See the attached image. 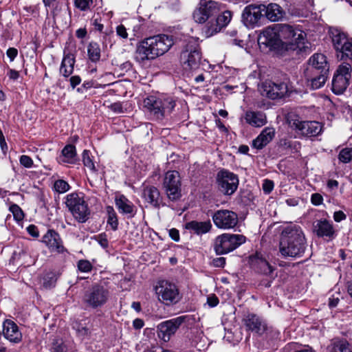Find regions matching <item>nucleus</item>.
I'll return each mask as SVG.
<instances>
[{
  "label": "nucleus",
  "instance_id": "obj_1",
  "mask_svg": "<svg viewBox=\"0 0 352 352\" xmlns=\"http://www.w3.org/2000/svg\"><path fill=\"white\" fill-rule=\"evenodd\" d=\"M306 247V239L299 226L293 224L284 228L279 243V252L282 256L301 257L305 252Z\"/></svg>",
  "mask_w": 352,
  "mask_h": 352
},
{
  "label": "nucleus",
  "instance_id": "obj_53",
  "mask_svg": "<svg viewBox=\"0 0 352 352\" xmlns=\"http://www.w3.org/2000/svg\"><path fill=\"white\" fill-rule=\"evenodd\" d=\"M101 18H96L92 20V25L94 29L96 31L102 32L104 28L103 24L101 23Z\"/></svg>",
  "mask_w": 352,
  "mask_h": 352
},
{
  "label": "nucleus",
  "instance_id": "obj_26",
  "mask_svg": "<svg viewBox=\"0 0 352 352\" xmlns=\"http://www.w3.org/2000/svg\"><path fill=\"white\" fill-rule=\"evenodd\" d=\"M314 232L318 237L332 239L335 236L333 223L324 219H320L314 224Z\"/></svg>",
  "mask_w": 352,
  "mask_h": 352
},
{
  "label": "nucleus",
  "instance_id": "obj_62",
  "mask_svg": "<svg viewBox=\"0 0 352 352\" xmlns=\"http://www.w3.org/2000/svg\"><path fill=\"white\" fill-rule=\"evenodd\" d=\"M339 302H340V299L338 297L332 296L329 298L328 305H329V308L333 309V308H335L336 307H337Z\"/></svg>",
  "mask_w": 352,
  "mask_h": 352
},
{
  "label": "nucleus",
  "instance_id": "obj_52",
  "mask_svg": "<svg viewBox=\"0 0 352 352\" xmlns=\"http://www.w3.org/2000/svg\"><path fill=\"white\" fill-rule=\"evenodd\" d=\"M97 240L98 243L103 248H107L109 245V241L107 237V235L105 233L100 234L97 236Z\"/></svg>",
  "mask_w": 352,
  "mask_h": 352
},
{
  "label": "nucleus",
  "instance_id": "obj_43",
  "mask_svg": "<svg viewBox=\"0 0 352 352\" xmlns=\"http://www.w3.org/2000/svg\"><path fill=\"white\" fill-rule=\"evenodd\" d=\"M339 160L342 163H349L352 160V148H342L338 155Z\"/></svg>",
  "mask_w": 352,
  "mask_h": 352
},
{
  "label": "nucleus",
  "instance_id": "obj_31",
  "mask_svg": "<svg viewBox=\"0 0 352 352\" xmlns=\"http://www.w3.org/2000/svg\"><path fill=\"white\" fill-rule=\"evenodd\" d=\"M264 16L271 21H278L284 18L285 12L277 3H271L268 5L263 4Z\"/></svg>",
  "mask_w": 352,
  "mask_h": 352
},
{
  "label": "nucleus",
  "instance_id": "obj_51",
  "mask_svg": "<svg viewBox=\"0 0 352 352\" xmlns=\"http://www.w3.org/2000/svg\"><path fill=\"white\" fill-rule=\"evenodd\" d=\"M323 197L319 193H314L311 197V202L314 206H320L322 204Z\"/></svg>",
  "mask_w": 352,
  "mask_h": 352
},
{
  "label": "nucleus",
  "instance_id": "obj_20",
  "mask_svg": "<svg viewBox=\"0 0 352 352\" xmlns=\"http://www.w3.org/2000/svg\"><path fill=\"white\" fill-rule=\"evenodd\" d=\"M277 30L276 24L265 28L258 36V44L265 45L270 50L277 49L281 44L279 34Z\"/></svg>",
  "mask_w": 352,
  "mask_h": 352
},
{
  "label": "nucleus",
  "instance_id": "obj_12",
  "mask_svg": "<svg viewBox=\"0 0 352 352\" xmlns=\"http://www.w3.org/2000/svg\"><path fill=\"white\" fill-rule=\"evenodd\" d=\"M201 54L196 41L190 39L180 54V61L186 69H196L199 67Z\"/></svg>",
  "mask_w": 352,
  "mask_h": 352
},
{
  "label": "nucleus",
  "instance_id": "obj_16",
  "mask_svg": "<svg viewBox=\"0 0 352 352\" xmlns=\"http://www.w3.org/2000/svg\"><path fill=\"white\" fill-rule=\"evenodd\" d=\"M186 316H181L160 322L157 326V333L158 338L164 342H168L173 336L180 326L186 321Z\"/></svg>",
  "mask_w": 352,
  "mask_h": 352
},
{
  "label": "nucleus",
  "instance_id": "obj_6",
  "mask_svg": "<svg viewBox=\"0 0 352 352\" xmlns=\"http://www.w3.org/2000/svg\"><path fill=\"white\" fill-rule=\"evenodd\" d=\"M290 80L284 74L281 78L265 80L260 87L261 94L270 100L284 99L289 97L292 88L289 87Z\"/></svg>",
  "mask_w": 352,
  "mask_h": 352
},
{
  "label": "nucleus",
  "instance_id": "obj_33",
  "mask_svg": "<svg viewBox=\"0 0 352 352\" xmlns=\"http://www.w3.org/2000/svg\"><path fill=\"white\" fill-rule=\"evenodd\" d=\"M76 63L75 56L72 53L64 52L63 58L60 67V74L65 78H68L74 72Z\"/></svg>",
  "mask_w": 352,
  "mask_h": 352
},
{
  "label": "nucleus",
  "instance_id": "obj_36",
  "mask_svg": "<svg viewBox=\"0 0 352 352\" xmlns=\"http://www.w3.org/2000/svg\"><path fill=\"white\" fill-rule=\"evenodd\" d=\"M336 52L338 58L342 60H352V40Z\"/></svg>",
  "mask_w": 352,
  "mask_h": 352
},
{
  "label": "nucleus",
  "instance_id": "obj_38",
  "mask_svg": "<svg viewBox=\"0 0 352 352\" xmlns=\"http://www.w3.org/2000/svg\"><path fill=\"white\" fill-rule=\"evenodd\" d=\"M106 210L108 214L107 224L109 225L113 230H117L118 227V220L117 214L112 206H107Z\"/></svg>",
  "mask_w": 352,
  "mask_h": 352
},
{
  "label": "nucleus",
  "instance_id": "obj_35",
  "mask_svg": "<svg viewBox=\"0 0 352 352\" xmlns=\"http://www.w3.org/2000/svg\"><path fill=\"white\" fill-rule=\"evenodd\" d=\"M89 59L93 63H97L100 59V47L96 42H91L87 46Z\"/></svg>",
  "mask_w": 352,
  "mask_h": 352
},
{
  "label": "nucleus",
  "instance_id": "obj_57",
  "mask_svg": "<svg viewBox=\"0 0 352 352\" xmlns=\"http://www.w3.org/2000/svg\"><path fill=\"white\" fill-rule=\"evenodd\" d=\"M169 236L175 241L178 242L180 239L179 230L176 228H171L168 231Z\"/></svg>",
  "mask_w": 352,
  "mask_h": 352
},
{
  "label": "nucleus",
  "instance_id": "obj_37",
  "mask_svg": "<svg viewBox=\"0 0 352 352\" xmlns=\"http://www.w3.org/2000/svg\"><path fill=\"white\" fill-rule=\"evenodd\" d=\"M351 40L352 38H349L346 34L343 32H339L333 35L332 38L333 45L336 52Z\"/></svg>",
  "mask_w": 352,
  "mask_h": 352
},
{
  "label": "nucleus",
  "instance_id": "obj_42",
  "mask_svg": "<svg viewBox=\"0 0 352 352\" xmlns=\"http://www.w3.org/2000/svg\"><path fill=\"white\" fill-rule=\"evenodd\" d=\"M58 279L57 275L54 272H50L45 274L43 278V286L45 288H51L55 286Z\"/></svg>",
  "mask_w": 352,
  "mask_h": 352
},
{
  "label": "nucleus",
  "instance_id": "obj_21",
  "mask_svg": "<svg viewBox=\"0 0 352 352\" xmlns=\"http://www.w3.org/2000/svg\"><path fill=\"white\" fill-rule=\"evenodd\" d=\"M249 262L251 267L258 273L270 275L274 268L267 261L265 254L256 252L255 254L250 256Z\"/></svg>",
  "mask_w": 352,
  "mask_h": 352
},
{
  "label": "nucleus",
  "instance_id": "obj_61",
  "mask_svg": "<svg viewBox=\"0 0 352 352\" xmlns=\"http://www.w3.org/2000/svg\"><path fill=\"white\" fill-rule=\"evenodd\" d=\"M207 302L210 307H214L219 304V298L215 295H212L208 297Z\"/></svg>",
  "mask_w": 352,
  "mask_h": 352
},
{
  "label": "nucleus",
  "instance_id": "obj_44",
  "mask_svg": "<svg viewBox=\"0 0 352 352\" xmlns=\"http://www.w3.org/2000/svg\"><path fill=\"white\" fill-rule=\"evenodd\" d=\"M9 210L12 213L14 219L16 221H21L24 218L22 209L16 204H12L9 207Z\"/></svg>",
  "mask_w": 352,
  "mask_h": 352
},
{
  "label": "nucleus",
  "instance_id": "obj_8",
  "mask_svg": "<svg viewBox=\"0 0 352 352\" xmlns=\"http://www.w3.org/2000/svg\"><path fill=\"white\" fill-rule=\"evenodd\" d=\"M223 10V4L213 0H200L192 16L195 22L204 23L208 21L206 30L214 21L215 17Z\"/></svg>",
  "mask_w": 352,
  "mask_h": 352
},
{
  "label": "nucleus",
  "instance_id": "obj_27",
  "mask_svg": "<svg viewBox=\"0 0 352 352\" xmlns=\"http://www.w3.org/2000/svg\"><path fill=\"white\" fill-rule=\"evenodd\" d=\"M115 204L120 213L126 215L128 218H133L137 212L135 205L124 195H117Z\"/></svg>",
  "mask_w": 352,
  "mask_h": 352
},
{
  "label": "nucleus",
  "instance_id": "obj_4",
  "mask_svg": "<svg viewBox=\"0 0 352 352\" xmlns=\"http://www.w3.org/2000/svg\"><path fill=\"white\" fill-rule=\"evenodd\" d=\"M309 68L306 76L310 81L312 89L322 87L326 82L329 74V65L323 54L316 53L309 59Z\"/></svg>",
  "mask_w": 352,
  "mask_h": 352
},
{
  "label": "nucleus",
  "instance_id": "obj_13",
  "mask_svg": "<svg viewBox=\"0 0 352 352\" xmlns=\"http://www.w3.org/2000/svg\"><path fill=\"white\" fill-rule=\"evenodd\" d=\"M109 292L104 286L95 284L86 291L82 298L83 302L92 309L103 306L108 300Z\"/></svg>",
  "mask_w": 352,
  "mask_h": 352
},
{
  "label": "nucleus",
  "instance_id": "obj_18",
  "mask_svg": "<svg viewBox=\"0 0 352 352\" xmlns=\"http://www.w3.org/2000/svg\"><path fill=\"white\" fill-rule=\"evenodd\" d=\"M263 9H264L263 4L247 6L241 16L244 25L250 28L259 25L261 20L264 17Z\"/></svg>",
  "mask_w": 352,
  "mask_h": 352
},
{
  "label": "nucleus",
  "instance_id": "obj_49",
  "mask_svg": "<svg viewBox=\"0 0 352 352\" xmlns=\"http://www.w3.org/2000/svg\"><path fill=\"white\" fill-rule=\"evenodd\" d=\"M20 164L25 167V168H31L33 165V160L32 159L28 156V155H23L20 157Z\"/></svg>",
  "mask_w": 352,
  "mask_h": 352
},
{
  "label": "nucleus",
  "instance_id": "obj_10",
  "mask_svg": "<svg viewBox=\"0 0 352 352\" xmlns=\"http://www.w3.org/2000/svg\"><path fill=\"white\" fill-rule=\"evenodd\" d=\"M245 241V236L242 234L225 233L216 237L214 250L217 255L226 254L236 250Z\"/></svg>",
  "mask_w": 352,
  "mask_h": 352
},
{
  "label": "nucleus",
  "instance_id": "obj_48",
  "mask_svg": "<svg viewBox=\"0 0 352 352\" xmlns=\"http://www.w3.org/2000/svg\"><path fill=\"white\" fill-rule=\"evenodd\" d=\"M274 184L272 180L265 179L263 180L262 188L265 194L269 195L274 189Z\"/></svg>",
  "mask_w": 352,
  "mask_h": 352
},
{
  "label": "nucleus",
  "instance_id": "obj_59",
  "mask_svg": "<svg viewBox=\"0 0 352 352\" xmlns=\"http://www.w3.org/2000/svg\"><path fill=\"white\" fill-rule=\"evenodd\" d=\"M212 264L217 267H223L226 264V258L224 257H219L212 260Z\"/></svg>",
  "mask_w": 352,
  "mask_h": 352
},
{
  "label": "nucleus",
  "instance_id": "obj_50",
  "mask_svg": "<svg viewBox=\"0 0 352 352\" xmlns=\"http://www.w3.org/2000/svg\"><path fill=\"white\" fill-rule=\"evenodd\" d=\"M116 31L117 36H118L120 38L122 39H126L128 38L126 28L124 27V25H118L116 28Z\"/></svg>",
  "mask_w": 352,
  "mask_h": 352
},
{
  "label": "nucleus",
  "instance_id": "obj_41",
  "mask_svg": "<svg viewBox=\"0 0 352 352\" xmlns=\"http://www.w3.org/2000/svg\"><path fill=\"white\" fill-rule=\"evenodd\" d=\"M67 350L68 347L62 338H55L53 340L50 348L51 352H67Z\"/></svg>",
  "mask_w": 352,
  "mask_h": 352
},
{
  "label": "nucleus",
  "instance_id": "obj_54",
  "mask_svg": "<svg viewBox=\"0 0 352 352\" xmlns=\"http://www.w3.org/2000/svg\"><path fill=\"white\" fill-rule=\"evenodd\" d=\"M6 55L12 62L18 55V50L15 47H9L6 51Z\"/></svg>",
  "mask_w": 352,
  "mask_h": 352
},
{
  "label": "nucleus",
  "instance_id": "obj_47",
  "mask_svg": "<svg viewBox=\"0 0 352 352\" xmlns=\"http://www.w3.org/2000/svg\"><path fill=\"white\" fill-rule=\"evenodd\" d=\"M77 267L81 272L88 273L93 269V265L89 261L85 259L79 260L77 263Z\"/></svg>",
  "mask_w": 352,
  "mask_h": 352
},
{
  "label": "nucleus",
  "instance_id": "obj_29",
  "mask_svg": "<svg viewBox=\"0 0 352 352\" xmlns=\"http://www.w3.org/2000/svg\"><path fill=\"white\" fill-rule=\"evenodd\" d=\"M274 136L275 129L273 127H265L252 141V146L261 150L266 146L273 140Z\"/></svg>",
  "mask_w": 352,
  "mask_h": 352
},
{
  "label": "nucleus",
  "instance_id": "obj_30",
  "mask_svg": "<svg viewBox=\"0 0 352 352\" xmlns=\"http://www.w3.org/2000/svg\"><path fill=\"white\" fill-rule=\"evenodd\" d=\"M184 228L190 233L197 235H202L209 232L212 228V225L210 220L206 221H198L193 220L187 222L185 224Z\"/></svg>",
  "mask_w": 352,
  "mask_h": 352
},
{
  "label": "nucleus",
  "instance_id": "obj_22",
  "mask_svg": "<svg viewBox=\"0 0 352 352\" xmlns=\"http://www.w3.org/2000/svg\"><path fill=\"white\" fill-rule=\"evenodd\" d=\"M221 14H217L214 21H212L211 24L208 26L207 30H205V33L207 36H212L213 34L220 32L223 28H225L230 22L232 13L230 10H224L223 6V10L221 11Z\"/></svg>",
  "mask_w": 352,
  "mask_h": 352
},
{
  "label": "nucleus",
  "instance_id": "obj_24",
  "mask_svg": "<svg viewBox=\"0 0 352 352\" xmlns=\"http://www.w3.org/2000/svg\"><path fill=\"white\" fill-rule=\"evenodd\" d=\"M246 330L262 335L266 330L267 326L263 319L253 313H248L243 319Z\"/></svg>",
  "mask_w": 352,
  "mask_h": 352
},
{
  "label": "nucleus",
  "instance_id": "obj_15",
  "mask_svg": "<svg viewBox=\"0 0 352 352\" xmlns=\"http://www.w3.org/2000/svg\"><path fill=\"white\" fill-rule=\"evenodd\" d=\"M218 188L224 195L230 196L236 190L239 186V177L232 172L226 169L219 170L217 175Z\"/></svg>",
  "mask_w": 352,
  "mask_h": 352
},
{
  "label": "nucleus",
  "instance_id": "obj_23",
  "mask_svg": "<svg viewBox=\"0 0 352 352\" xmlns=\"http://www.w3.org/2000/svg\"><path fill=\"white\" fill-rule=\"evenodd\" d=\"M42 242L48 248L50 252L62 254L67 252L64 247L60 234L54 230L50 229L43 236Z\"/></svg>",
  "mask_w": 352,
  "mask_h": 352
},
{
  "label": "nucleus",
  "instance_id": "obj_60",
  "mask_svg": "<svg viewBox=\"0 0 352 352\" xmlns=\"http://www.w3.org/2000/svg\"><path fill=\"white\" fill-rule=\"evenodd\" d=\"M70 85L72 89H74L77 85L81 82V78L79 76H72L69 78Z\"/></svg>",
  "mask_w": 352,
  "mask_h": 352
},
{
  "label": "nucleus",
  "instance_id": "obj_28",
  "mask_svg": "<svg viewBox=\"0 0 352 352\" xmlns=\"http://www.w3.org/2000/svg\"><path fill=\"white\" fill-rule=\"evenodd\" d=\"M142 197L153 207L160 208L162 197L157 187L151 185L146 186L142 190Z\"/></svg>",
  "mask_w": 352,
  "mask_h": 352
},
{
  "label": "nucleus",
  "instance_id": "obj_64",
  "mask_svg": "<svg viewBox=\"0 0 352 352\" xmlns=\"http://www.w3.org/2000/svg\"><path fill=\"white\" fill-rule=\"evenodd\" d=\"M78 333L81 337L87 336L89 334V330L85 327H82L78 329Z\"/></svg>",
  "mask_w": 352,
  "mask_h": 352
},
{
  "label": "nucleus",
  "instance_id": "obj_56",
  "mask_svg": "<svg viewBox=\"0 0 352 352\" xmlns=\"http://www.w3.org/2000/svg\"><path fill=\"white\" fill-rule=\"evenodd\" d=\"M27 231H28V234L33 237H38L39 236V232H38V228L33 224L30 225L27 228Z\"/></svg>",
  "mask_w": 352,
  "mask_h": 352
},
{
  "label": "nucleus",
  "instance_id": "obj_63",
  "mask_svg": "<svg viewBox=\"0 0 352 352\" xmlns=\"http://www.w3.org/2000/svg\"><path fill=\"white\" fill-rule=\"evenodd\" d=\"M8 76L12 80H16L19 77V74L17 71L13 69H10L8 72Z\"/></svg>",
  "mask_w": 352,
  "mask_h": 352
},
{
  "label": "nucleus",
  "instance_id": "obj_11",
  "mask_svg": "<svg viewBox=\"0 0 352 352\" xmlns=\"http://www.w3.org/2000/svg\"><path fill=\"white\" fill-rule=\"evenodd\" d=\"M162 187L167 198L171 201H177L182 197V180L177 170H168L164 177Z\"/></svg>",
  "mask_w": 352,
  "mask_h": 352
},
{
  "label": "nucleus",
  "instance_id": "obj_3",
  "mask_svg": "<svg viewBox=\"0 0 352 352\" xmlns=\"http://www.w3.org/2000/svg\"><path fill=\"white\" fill-rule=\"evenodd\" d=\"M175 106V100L166 95L149 96L144 100L146 112L154 120H162L170 115Z\"/></svg>",
  "mask_w": 352,
  "mask_h": 352
},
{
  "label": "nucleus",
  "instance_id": "obj_40",
  "mask_svg": "<svg viewBox=\"0 0 352 352\" xmlns=\"http://www.w3.org/2000/svg\"><path fill=\"white\" fill-rule=\"evenodd\" d=\"M330 352H352L349 343L344 340L334 342L330 349Z\"/></svg>",
  "mask_w": 352,
  "mask_h": 352
},
{
  "label": "nucleus",
  "instance_id": "obj_9",
  "mask_svg": "<svg viewBox=\"0 0 352 352\" xmlns=\"http://www.w3.org/2000/svg\"><path fill=\"white\" fill-rule=\"evenodd\" d=\"M155 291L158 300L166 306L175 305L182 299L178 287L168 280L158 281Z\"/></svg>",
  "mask_w": 352,
  "mask_h": 352
},
{
  "label": "nucleus",
  "instance_id": "obj_32",
  "mask_svg": "<svg viewBox=\"0 0 352 352\" xmlns=\"http://www.w3.org/2000/svg\"><path fill=\"white\" fill-rule=\"evenodd\" d=\"M245 122L252 126L261 127L267 123L266 115L262 111H248L245 113Z\"/></svg>",
  "mask_w": 352,
  "mask_h": 352
},
{
  "label": "nucleus",
  "instance_id": "obj_14",
  "mask_svg": "<svg viewBox=\"0 0 352 352\" xmlns=\"http://www.w3.org/2000/svg\"><path fill=\"white\" fill-rule=\"evenodd\" d=\"M351 65L349 63H343L338 66L331 83V90L335 94H342L346 89L351 77Z\"/></svg>",
  "mask_w": 352,
  "mask_h": 352
},
{
  "label": "nucleus",
  "instance_id": "obj_45",
  "mask_svg": "<svg viewBox=\"0 0 352 352\" xmlns=\"http://www.w3.org/2000/svg\"><path fill=\"white\" fill-rule=\"evenodd\" d=\"M74 6L80 11H87L90 10L94 1L93 0H74Z\"/></svg>",
  "mask_w": 352,
  "mask_h": 352
},
{
  "label": "nucleus",
  "instance_id": "obj_5",
  "mask_svg": "<svg viewBox=\"0 0 352 352\" xmlns=\"http://www.w3.org/2000/svg\"><path fill=\"white\" fill-rule=\"evenodd\" d=\"M276 28L278 30L281 43L288 44V49L299 52H307L309 50V43L306 39L307 34L297 26L286 23H277Z\"/></svg>",
  "mask_w": 352,
  "mask_h": 352
},
{
  "label": "nucleus",
  "instance_id": "obj_7",
  "mask_svg": "<svg viewBox=\"0 0 352 352\" xmlns=\"http://www.w3.org/2000/svg\"><path fill=\"white\" fill-rule=\"evenodd\" d=\"M65 204L74 219L78 223H85L91 210L82 192H72L65 197Z\"/></svg>",
  "mask_w": 352,
  "mask_h": 352
},
{
  "label": "nucleus",
  "instance_id": "obj_2",
  "mask_svg": "<svg viewBox=\"0 0 352 352\" xmlns=\"http://www.w3.org/2000/svg\"><path fill=\"white\" fill-rule=\"evenodd\" d=\"M173 43V36L166 34L144 38L137 44L135 59L139 63L153 60L167 52Z\"/></svg>",
  "mask_w": 352,
  "mask_h": 352
},
{
  "label": "nucleus",
  "instance_id": "obj_17",
  "mask_svg": "<svg viewBox=\"0 0 352 352\" xmlns=\"http://www.w3.org/2000/svg\"><path fill=\"white\" fill-rule=\"evenodd\" d=\"M214 225L220 229L234 228L238 223V215L229 210H219L212 216Z\"/></svg>",
  "mask_w": 352,
  "mask_h": 352
},
{
  "label": "nucleus",
  "instance_id": "obj_34",
  "mask_svg": "<svg viewBox=\"0 0 352 352\" xmlns=\"http://www.w3.org/2000/svg\"><path fill=\"white\" fill-rule=\"evenodd\" d=\"M63 159L62 162L67 164H75L76 162V149L73 144H67L61 151Z\"/></svg>",
  "mask_w": 352,
  "mask_h": 352
},
{
  "label": "nucleus",
  "instance_id": "obj_19",
  "mask_svg": "<svg viewBox=\"0 0 352 352\" xmlns=\"http://www.w3.org/2000/svg\"><path fill=\"white\" fill-rule=\"evenodd\" d=\"M289 125L298 133L307 137L317 136L322 131L321 124L316 121L293 120L289 121Z\"/></svg>",
  "mask_w": 352,
  "mask_h": 352
},
{
  "label": "nucleus",
  "instance_id": "obj_39",
  "mask_svg": "<svg viewBox=\"0 0 352 352\" xmlns=\"http://www.w3.org/2000/svg\"><path fill=\"white\" fill-rule=\"evenodd\" d=\"M91 152L89 150H84L82 153V161L85 166L92 172H96L97 169L94 165Z\"/></svg>",
  "mask_w": 352,
  "mask_h": 352
},
{
  "label": "nucleus",
  "instance_id": "obj_55",
  "mask_svg": "<svg viewBox=\"0 0 352 352\" xmlns=\"http://www.w3.org/2000/svg\"><path fill=\"white\" fill-rule=\"evenodd\" d=\"M346 219V215L342 210L336 211L333 213V219L336 222H340Z\"/></svg>",
  "mask_w": 352,
  "mask_h": 352
},
{
  "label": "nucleus",
  "instance_id": "obj_46",
  "mask_svg": "<svg viewBox=\"0 0 352 352\" xmlns=\"http://www.w3.org/2000/svg\"><path fill=\"white\" fill-rule=\"evenodd\" d=\"M54 188L59 193H64L69 190V184L63 179H58L54 182Z\"/></svg>",
  "mask_w": 352,
  "mask_h": 352
},
{
  "label": "nucleus",
  "instance_id": "obj_25",
  "mask_svg": "<svg viewBox=\"0 0 352 352\" xmlns=\"http://www.w3.org/2000/svg\"><path fill=\"white\" fill-rule=\"evenodd\" d=\"M3 334L12 343H19L22 340V333L18 325L11 320H6L3 323Z\"/></svg>",
  "mask_w": 352,
  "mask_h": 352
},
{
  "label": "nucleus",
  "instance_id": "obj_58",
  "mask_svg": "<svg viewBox=\"0 0 352 352\" xmlns=\"http://www.w3.org/2000/svg\"><path fill=\"white\" fill-rule=\"evenodd\" d=\"M110 109L115 113H123V107L121 102H114L111 104Z\"/></svg>",
  "mask_w": 352,
  "mask_h": 352
}]
</instances>
